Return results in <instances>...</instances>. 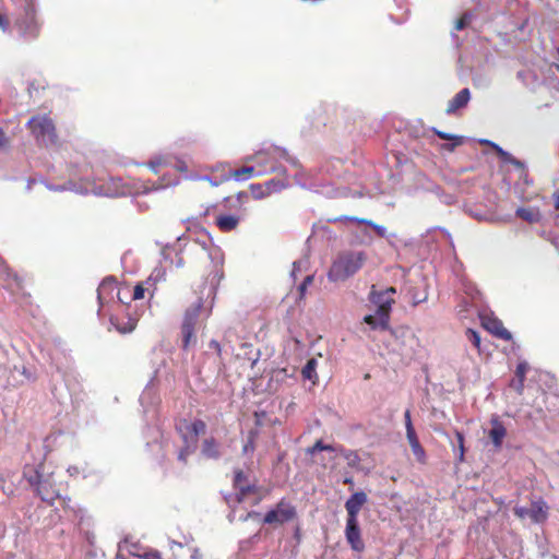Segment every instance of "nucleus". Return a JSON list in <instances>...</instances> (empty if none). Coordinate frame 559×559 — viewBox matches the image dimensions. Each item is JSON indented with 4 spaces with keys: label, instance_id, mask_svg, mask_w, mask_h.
<instances>
[{
    "label": "nucleus",
    "instance_id": "obj_1",
    "mask_svg": "<svg viewBox=\"0 0 559 559\" xmlns=\"http://www.w3.org/2000/svg\"><path fill=\"white\" fill-rule=\"evenodd\" d=\"M23 475L43 501L52 503L60 497L59 489L53 480V472L46 464L40 463L37 466H26Z\"/></svg>",
    "mask_w": 559,
    "mask_h": 559
},
{
    "label": "nucleus",
    "instance_id": "obj_2",
    "mask_svg": "<svg viewBox=\"0 0 559 559\" xmlns=\"http://www.w3.org/2000/svg\"><path fill=\"white\" fill-rule=\"evenodd\" d=\"M395 288L389 287L384 290H377L376 286L372 285L369 300L374 306V313L367 314L364 318V322L368 324L372 330H386L389 328L390 313L392 305L394 304L393 295Z\"/></svg>",
    "mask_w": 559,
    "mask_h": 559
},
{
    "label": "nucleus",
    "instance_id": "obj_3",
    "mask_svg": "<svg viewBox=\"0 0 559 559\" xmlns=\"http://www.w3.org/2000/svg\"><path fill=\"white\" fill-rule=\"evenodd\" d=\"M362 251H346L341 253L332 263L328 273L331 282H343L356 274L366 262Z\"/></svg>",
    "mask_w": 559,
    "mask_h": 559
},
{
    "label": "nucleus",
    "instance_id": "obj_4",
    "mask_svg": "<svg viewBox=\"0 0 559 559\" xmlns=\"http://www.w3.org/2000/svg\"><path fill=\"white\" fill-rule=\"evenodd\" d=\"M177 430L180 433L183 447L178 452V461L186 463L190 454H192L198 445L199 436L203 435L206 430V425L200 419L193 421L181 420L177 425Z\"/></svg>",
    "mask_w": 559,
    "mask_h": 559
},
{
    "label": "nucleus",
    "instance_id": "obj_5",
    "mask_svg": "<svg viewBox=\"0 0 559 559\" xmlns=\"http://www.w3.org/2000/svg\"><path fill=\"white\" fill-rule=\"evenodd\" d=\"M27 127L38 143L46 146L56 144V128L49 117L45 115L32 117L27 122Z\"/></svg>",
    "mask_w": 559,
    "mask_h": 559
},
{
    "label": "nucleus",
    "instance_id": "obj_6",
    "mask_svg": "<svg viewBox=\"0 0 559 559\" xmlns=\"http://www.w3.org/2000/svg\"><path fill=\"white\" fill-rule=\"evenodd\" d=\"M234 487L237 490L235 496L236 502L249 503L251 506L259 503L261 498L258 496V488L248 480L247 475L242 471L235 472Z\"/></svg>",
    "mask_w": 559,
    "mask_h": 559
},
{
    "label": "nucleus",
    "instance_id": "obj_7",
    "mask_svg": "<svg viewBox=\"0 0 559 559\" xmlns=\"http://www.w3.org/2000/svg\"><path fill=\"white\" fill-rule=\"evenodd\" d=\"M17 31L25 38H35L39 33L40 24L36 16L33 0H25L23 15L16 20Z\"/></svg>",
    "mask_w": 559,
    "mask_h": 559
},
{
    "label": "nucleus",
    "instance_id": "obj_8",
    "mask_svg": "<svg viewBox=\"0 0 559 559\" xmlns=\"http://www.w3.org/2000/svg\"><path fill=\"white\" fill-rule=\"evenodd\" d=\"M295 516V507L285 499H282L274 509L265 514L263 522L265 524H283L292 521Z\"/></svg>",
    "mask_w": 559,
    "mask_h": 559
},
{
    "label": "nucleus",
    "instance_id": "obj_9",
    "mask_svg": "<svg viewBox=\"0 0 559 559\" xmlns=\"http://www.w3.org/2000/svg\"><path fill=\"white\" fill-rule=\"evenodd\" d=\"M514 514L521 519H530L533 523H542L547 519L548 506L544 500L533 501L531 507H514Z\"/></svg>",
    "mask_w": 559,
    "mask_h": 559
},
{
    "label": "nucleus",
    "instance_id": "obj_10",
    "mask_svg": "<svg viewBox=\"0 0 559 559\" xmlns=\"http://www.w3.org/2000/svg\"><path fill=\"white\" fill-rule=\"evenodd\" d=\"M201 309L202 300L199 299L192 307H190L186 311L185 319L182 322V335L185 347L189 345L190 340L193 336L194 325L197 323Z\"/></svg>",
    "mask_w": 559,
    "mask_h": 559
},
{
    "label": "nucleus",
    "instance_id": "obj_11",
    "mask_svg": "<svg viewBox=\"0 0 559 559\" xmlns=\"http://www.w3.org/2000/svg\"><path fill=\"white\" fill-rule=\"evenodd\" d=\"M345 538L354 551L360 552L365 549L358 520H346Z\"/></svg>",
    "mask_w": 559,
    "mask_h": 559
},
{
    "label": "nucleus",
    "instance_id": "obj_12",
    "mask_svg": "<svg viewBox=\"0 0 559 559\" xmlns=\"http://www.w3.org/2000/svg\"><path fill=\"white\" fill-rule=\"evenodd\" d=\"M367 501L368 497L364 491L354 492L345 502L346 520H358V514Z\"/></svg>",
    "mask_w": 559,
    "mask_h": 559
},
{
    "label": "nucleus",
    "instance_id": "obj_13",
    "mask_svg": "<svg viewBox=\"0 0 559 559\" xmlns=\"http://www.w3.org/2000/svg\"><path fill=\"white\" fill-rule=\"evenodd\" d=\"M241 222V216L235 214H218L215 224L223 233L236 230Z\"/></svg>",
    "mask_w": 559,
    "mask_h": 559
},
{
    "label": "nucleus",
    "instance_id": "obj_14",
    "mask_svg": "<svg viewBox=\"0 0 559 559\" xmlns=\"http://www.w3.org/2000/svg\"><path fill=\"white\" fill-rule=\"evenodd\" d=\"M490 424L491 428L488 432V436L491 439L493 445L496 448H500L507 435V430L502 423L499 420L498 416H492L490 419Z\"/></svg>",
    "mask_w": 559,
    "mask_h": 559
},
{
    "label": "nucleus",
    "instance_id": "obj_15",
    "mask_svg": "<svg viewBox=\"0 0 559 559\" xmlns=\"http://www.w3.org/2000/svg\"><path fill=\"white\" fill-rule=\"evenodd\" d=\"M484 326L493 335L504 341L512 338L511 333L503 326L502 322L495 318L484 319Z\"/></svg>",
    "mask_w": 559,
    "mask_h": 559
},
{
    "label": "nucleus",
    "instance_id": "obj_16",
    "mask_svg": "<svg viewBox=\"0 0 559 559\" xmlns=\"http://www.w3.org/2000/svg\"><path fill=\"white\" fill-rule=\"evenodd\" d=\"M471 99V92L468 88L461 90L449 102L445 112L448 115L454 114L456 110L464 108Z\"/></svg>",
    "mask_w": 559,
    "mask_h": 559
},
{
    "label": "nucleus",
    "instance_id": "obj_17",
    "mask_svg": "<svg viewBox=\"0 0 559 559\" xmlns=\"http://www.w3.org/2000/svg\"><path fill=\"white\" fill-rule=\"evenodd\" d=\"M406 438L411 445L412 452L415 455V457L417 459V461L421 462V463L425 462L426 453L419 443L416 431L415 430L406 431Z\"/></svg>",
    "mask_w": 559,
    "mask_h": 559
},
{
    "label": "nucleus",
    "instance_id": "obj_18",
    "mask_svg": "<svg viewBox=\"0 0 559 559\" xmlns=\"http://www.w3.org/2000/svg\"><path fill=\"white\" fill-rule=\"evenodd\" d=\"M201 453L206 459L217 460L221 456L219 444L214 438H206L202 443Z\"/></svg>",
    "mask_w": 559,
    "mask_h": 559
},
{
    "label": "nucleus",
    "instance_id": "obj_19",
    "mask_svg": "<svg viewBox=\"0 0 559 559\" xmlns=\"http://www.w3.org/2000/svg\"><path fill=\"white\" fill-rule=\"evenodd\" d=\"M515 214L531 224L538 223L542 219L540 211L537 207H519Z\"/></svg>",
    "mask_w": 559,
    "mask_h": 559
},
{
    "label": "nucleus",
    "instance_id": "obj_20",
    "mask_svg": "<svg viewBox=\"0 0 559 559\" xmlns=\"http://www.w3.org/2000/svg\"><path fill=\"white\" fill-rule=\"evenodd\" d=\"M480 142L485 143V144L491 145L496 150L498 155L502 158L503 162L512 164V165H514L516 167H522L523 166V164L520 160L514 158L509 152L504 151L498 144H496V143H493V142H491L489 140H481Z\"/></svg>",
    "mask_w": 559,
    "mask_h": 559
},
{
    "label": "nucleus",
    "instance_id": "obj_21",
    "mask_svg": "<svg viewBox=\"0 0 559 559\" xmlns=\"http://www.w3.org/2000/svg\"><path fill=\"white\" fill-rule=\"evenodd\" d=\"M117 288L116 282L111 278L104 280L97 289L98 300L100 304L107 301V295Z\"/></svg>",
    "mask_w": 559,
    "mask_h": 559
},
{
    "label": "nucleus",
    "instance_id": "obj_22",
    "mask_svg": "<svg viewBox=\"0 0 559 559\" xmlns=\"http://www.w3.org/2000/svg\"><path fill=\"white\" fill-rule=\"evenodd\" d=\"M344 219L346 221H350V222H356L358 224H365V225H368L370 226L380 237H386V228L382 225H379V224H376L373 223L372 221L370 219H366V218H359V217H356V216H345Z\"/></svg>",
    "mask_w": 559,
    "mask_h": 559
},
{
    "label": "nucleus",
    "instance_id": "obj_23",
    "mask_svg": "<svg viewBox=\"0 0 559 559\" xmlns=\"http://www.w3.org/2000/svg\"><path fill=\"white\" fill-rule=\"evenodd\" d=\"M255 169L252 166H246L239 169H235L226 174L227 176H230V178H234L236 181H245L247 179H250L254 176Z\"/></svg>",
    "mask_w": 559,
    "mask_h": 559
},
{
    "label": "nucleus",
    "instance_id": "obj_24",
    "mask_svg": "<svg viewBox=\"0 0 559 559\" xmlns=\"http://www.w3.org/2000/svg\"><path fill=\"white\" fill-rule=\"evenodd\" d=\"M317 366H318V360L316 358H311L307 361V364L305 365V367L301 370L302 377L305 379L311 381L312 383H316L318 380V374L316 371Z\"/></svg>",
    "mask_w": 559,
    "mask_h": 559
},
{
    "label": "nucleus",
    "instance_id": "obj_25",
    "mask_svg": "<svg viewBox=\"0 0 559 559\" xmlns=\"http://www.w3.org/2000/svg\"><path fill=\"white\" fill-rule=\"evenodd\" d=\"M110 324L114 325L118 332L126 334L132 332L135 329L136 320L129 318L127 322L120 323L118 319L111 318Z\"/></svg>",
    "mask_w": 559,
    "mask_h": 559
},
{
    "label": "nucleus",
    "instance_id": "obj_26",
    "mask_svg": "<svg viewBox=\"0 0 559 559\" xmlns=\"http://www.w3.org/2000/svg\"><path fill=\"white\" fill-rule=\"evenodd\" d=\"M169 160L164 157V156H158V157H155L154 159L150 160L147 166L148 168L157 174L158 173V168L162 167V166H166V165H169Z\"/></svg>",
    "mask_w": 559,
    "mask_h": 559
},
{
    "label": "nucleus",
    "instance_id": "obj_27",
    "mask_svg": "<svg viewBox=\"0 0 559 559\" xmlns=\"http://www.w3.org/2000/svg\"><path fill=\"white\" fill-rule=\"evenodd\" d=\"M165 277V270L162 267H156L151 273L150 277L147 278L146 283L148 286L154 285L155 283L164 280Z\"/></svg>",
    "mask_w": 559,
    "mask_h": 559
},
{
    "label": "nucleus",
    "instance_id": "obj_28",
    "mask_svg": "<svg viewBox=\"0 0 559 559\" xmlns=\"http://www.w3.org/2000/svg\"><path fill=\"white\" fill-rule=\"evenodd\" d=\"M436 134L442 139V140H452L454 141V143L452 144V147H455V146H459L463 143V136H459V135H454V134H450V133H447V132H443V131H436Z\"/></svg>",
    "mask_w": 559,
    "mask_h": 559
},
{
    "label": "nucleus",
    "instance_id": "obj_29",
    "mask_svg": "<svg viewBox=\"0 0 559 559\" xmlns=\"http://www.w3.org/2000/svg\"><path fill=\"white\" fill-rule=\"evenodd\" d=\"M474 14L472 12H465L455 23V29L461 31L471 23Z\"/></svg>",
    "mask_w": 559,
    "mask_h": 559
},
{
    "label": "nucleus",
    "instance_id": "obj_30",
    "mask_svg": "<svg viewBox=\"0 0 559 559\" xmlns=\"http://www.w3.org/2000/svg\"><path fill=\"white\" fill-rule=\"evenodd\" d=\"M47 188L49 190H53V191L74 190L75 192L81 193V194H85V193L88 192L86 189L85 190H83V189H80V190L75 189V185L72 183V182H69L66 186H47Z\"/></svg>",
    "mask_w": 559,
    "mask_h": 559
},
{
    "label": "nucleus",
    "instance_id": "obj_31",
    "mask_svg": "<svg viewBox=\"0 0 559 559\" xmlns=\"http://www.w3.org/2000/svg\"><path fill=\"white\" fill-rule=\"evenodd\" d=\"M527 369H528V364L525 361L520 362L516 367L515 376H516V378H520V386H524V380H525V374H526Z\"/></svg>",
    "mask_w": 559,
    "mask_h": 559
},
{
    "label": "nucleus",
    "instance_id": "obj_32",
    "mask_svg": "<svg viewBox=\"0 0 559 559\" xmlns=\"http://www.w3.org/2000/svg\"><path fill=\"white\" fill-rule=\"evenodd\" d=\"M250 189L252 191L253 198L257 200L263 199L267 195H270L269 191L265 189L263 190L260 185L252 183L250 186Z\"/></svg>",
    "mask_w": 559,
    "mask_h": 559
},
{
    "label": "nucleus",
    "instance_id": "obj_33",
    "mask_svg": "<svg viewBox=\"0 0 559 559\" xmlns=\"http://www.w3.org/2000/svg\"><path fill=\"white\" fill-rule=\"evenodd\" d=\"M455 437L457 439V461L463 462L464 461V436L462 432L456 431Z\"/></svg>",
    "mask_w": 559,
    "mask_h": 559
},
{
    "label": "nucleus",
    "instance_id": "obj_34",
    "mask_svg": "<svg viewBox=\"0 0 559 559\" xmlns=\"http://www.w3.org/2000/svg\"><path fill=\"white\" fill-rule=\"evenodd\" d=\"M284 188H285V185L282 181L269 180L265 183V189L269 191L270 194L273 192H278Z\"/></svg>",
    "mask_w": 559,
    "mask_h": 559
},
{
    "label": "nucleus",
    "instance_id": "obj_35",
    "mask_svg": "<svg viewBox=\"0 0 559 559\" xmlns=\"http://www.w3.org/2000/svg\"><path fill=\"white\" fill-rule=\"evenodd\" d=\"M466 337L475 347L478 348L480 346V335L476 331L468 329L466 331Z\"/></svg>",
    "mask_w": 559,
    "mask_h": 559
},
{
    "label": "nucleus",
    "instance_id": "obj_36",
    "mask_svg": "<svg viewBox=\"0 0 559 559\" xmlns=\"http://www.w3.org/2000/svg\"><path fill=\"white\" fill-rule=\"evenodd\" d=\"M313 278V274H309L304 278L302 283L299 285L298 290L301 298L305 296L307 287L312 284Z\"/></svg>",
    "mask_w": 559,
    "mask_h": 559
},
{
    "label": "nucleus",
    "instance_id": "obj_37",
    "mask_svg": "<svg viewBox=\"0 0 559 559\" xmlns=\"http://www.w3.org/2000/svg\"><path fill=\"white\" fill-rule=\"evenodd\" d=\"M307 265H308V261L307 260L295 261L293 263V270L290 272V276L295 278L297 272H301L302 270L306 269Z\"/></svg>",
    "mask_w": 559,
    "mask_h": 559
},
{
    "label": "nucleus",
    "instance_id": "obj_38",
    "mask_svg": "<svg viewBox=\"0 0 559 559\" xmlns=\"http://www.w3.org/2000/svg\"><path fill=\"white\" fill-rule=\"evenodd\" d=\"M199 179H201V180H206V181H209V183H211V186H213V187H217V186H219L222 182H224V181H228V180L230 179V176H227V175L225 174V175H223V176L221 177V179H219V180H213V179H212L211 177H209V176L199 177Z\"/></svg>",
    "mask_w": 559,
    "mask_h": 559
},
{
    "label": "nucleus",
    "instance_id": "obj_39",
    "mask_svg": "<svg viewBox=\"0 0 559 559\" xmlns=\"http://www.w3.org/2000/svg\"><path fill=\"white\" fill-rule=\"evenodd\" d=\"M147 288L144 287V285L141 283V284H138L135 287H134V292H133V299L134 300H139V299H142L144 297V293Z\"/></svg>",
    "mask_w": 559,
    "mask_h": 559
},
{
    "label": "nucleus",
    "instance_id": "obj_40",
    "mask_svg": "<svg viewBox=\"0 0 559 559\" xmlns=\"http://www.w3.org/2000/svg\"><path fill=\"white\" fill-rule=\"evenodd\" d=\"M323 450H332L331 445H324L321 441L316 442V444L310 449V453L313 454L317 451H323Z\"/></svg>",
    "mask_w": 559,
    "mask_h": 559
},
{
    "label": "nucleus",
    "instance_id": "obj_41",
    "mask_svg": "<svg viewBox=\"0 0 559 559\" xmlns=\"http://www.w3.org/2000/svg\"><path fill=\"white\" fill-rule=\"evenodd\" d=\"M68 473L70 476H78L80 474H83V476L86 477L85 471L81 469L79 466H70L68 468Z\"/></svg>",
    "mask_w": 559,
    "mask_h": 559
},
{
    "label": "nucleus",
    "instance_id": "obj_42",
    "mask_svg": "<svg viewBox=\"0 0 559 559\" xmlns=\"http://www.w3.org/2000/svg\"><path fill=\"white\" fill-rule=\"evenodd\" d=\"M254 451V443H253V439L252 438H249L248 441L245 443L243 448H242V452L245 454L247 453H250V452H253Z\"/></svg>",
    "mask_w": 559,
    "mask_h": 559
},
{
    "label": "nucleus",
    "instance_id": "obj_43",
    "mask_svg": "<svg viewBox=\"0 0 559 559\" xmlns=\"http://www.w3.org/2000/svg\"><path fill=\"white\" fill-rule=\"evenodd\" d=\"M406 431L415 430L411 419V412L406 411L404 414Z\"/></svg>",
    "mask_w": 559,
    "mask_h": 559
},
{
    "label": "nucleus",
    "instance_id": "obj_44",
    "mask_svg": "<svg viewBox=\"0 0 559 559\" xmlns=\"http://www.w3.org/2000/svg\"><path fill=\"white\" fill-rule=\"evenodd\" d=\"M9 146V139L4 131L0 128V148H7Z\"/></svg>",
    "mask_w": 559,
    "mask_h": 559
},
{
    "label": "nucleus",
    "instance_id": "obj_45",
    "mask_svg": "<svg viewBox=\"0 0 559 559\" xmlns=\"http://www.w3.org/2000/svg\"><path fill=\"white\" fill-rule=\"evenodd\" d=\"M92 192H93L94 194H96V195H108V197H114V195H115V194L109 193V192H107V191H103V189H102V188H94V189L92 190Z\"/></svg>",
    "mask_w": 559,
    "mask_h": 559
},
{
    "label": "nucleus",
    "instance_id": "obj_46",
    "mask_svg": "<svg viewBox=\"0 0 559 559\" xmlns=\"http://www.w3.org/2000/svg\"><path fill=\"white\" fill-rule=\"evenodd\" d=\"M511 385L519 392L522 393L523 386H520V378H516V380H513Z\"/></svg>",
    "mask_w": 559,
    "mask_h": 559
},
{
    "label": "nucleus",
    "instance_id": "obj_47",
    "mask_svg": "<svg viewBox=\"0 0 559 559\" xmlns=\"http://www.w3.org/2000/svg\"><path fill=\"white\" fill-rule=\"evenodd\" d=\"M7 27H8L7 19L2 14H0V28L2 31H5Z\"/></svg>",
    "mask_w": 559,
    "mask_h": 559
},
{
    "label": "nucleus",
    "instance_id": "obj_48",
    "mask_svg": "<svg viewBox=\"0 0 559 559\" xmlns=\"http://www.w3.org/2000/svg\"><path fill=\"white\" fill-rule=\"evenodd\" d=\"M144 559H160L159 555L157 552H148L145 554Z\"/></svg>",
    "mask_w": 559,
    "mask_h": 559
},
{
    "label": "nucleus",
    "instance_id": "obj_49",
    "mask_svg": "<svg viewBox=\"0 0 559 559\" xmlns=\"http://www.w3.org/2000/svg\"><path fill=\"white\" fill-rule=\"evenodd\" d=\"M236 198H237V201L241 202L243 199H247L248 198V194L247 192L245 191H240L236 194Z\"/></svg>",
    "mask_w": 559,
    "mask_h": 559
},
{
    "label": "nucleus",
    "instance_id": "obj_50",
    "mask_svg": "<svg viewBox=\"0 0 559 559\" xmlns=\"http://www.w3.org/2000/svg\"><path fill=\"white\" fill-rule=\"evenodd\" d=\"M177 168L180 170V171H186L187 170V165L185 163H179L177 165Z\"/></svg>",
    "mask_w": 559,
    "mask_h": 559
},
{
    "label": "nucleus",
    "instance_id": "obj_51",
    "mask_svg": "<svg viewBox=\"0 0 559 559\" xmlns=\"http://www.w3.org/2000/svg\"><path fill=\"white\" fill-rule=\"evenodd\" d=\"M555 207L559 209V193L555 194Z\"/></svg>",
    "mask_w": 559,
    "mask_h": 559
},
{
    "label": "nucleus",
    "instance_id": "obj_52",
    "mask_svg": "<svg viewBox=\"0 0 559 559\" xmlns=\"http://www.w3.org/2000/svg\"><path fill=\"white\" fill-rule=\"evenodd\" d=\"M211 346L219 350V344L216 341H212Z\"/></svg>",
    "mask_w": 559,
    "mask_h": 559
},
{
    "label": "nucleus",
    "instance_id": "obj_53",
    "mask_svg": "<svg viewBox=\"0 0 559 559\" xmlns=\"http://www.w3.org/2000/svg\"><path fill=\"white\" fill-rule=\"evenodd\" d=\"M13 280H14V282H15V284H16V287H20V283H19V281H17V275H15V274H14V275H13Z\"/></svg>",
    "mask_w": 559,
    "mask_h": 559
},
{
    "label": "nucleus",
    "instance_id": "obj_54",
    "mask_svg": "<svg viewBox=\"0 0 559 559\" xmlns=\"http://www.w3.org/2000/svg\"><path fill=\"white\" fill-rule=\"evenodd\" d=\"M344 483H345V484H352V483H353V479H352V478H345Z\"/></svg>",
    "mask_w": 559,
    "mask_h": 559
},
{
    "label": "nucleus",
    "instance_id": "obj_55",
    "mask_svg": "<svg viewBox=\"0 0 559 559\" xmlns=\"http://www.w3.org/2000/svg\"><path fill=\"white\" fill-rule=\"evenodd\" d=\"M405 0H394V2L399 5H401Z\"/></svg>",
    "mask_w": 559,
    "mask_h": 559
},
{
    "label": "nucleus",
    "instance_id": "obj_56",
    "mask_svg": "<svg viewBox=\"0 0 559 559\" xmlns=\"http://www.w3.org/2000/svg\"><path fill=\"white\" fill-rule=\"evenodd\" d=\"M251 515V513H248L246 516H242L241 520L242 521H247V519Z\"/></svg>",
    "mask_w": 559,
    "mask_h": 559
},
{
    "label": "nucleus",
    "instance_id": "obj_57",
    "mask_svg": "<svg viewBox=\"0 0 559 559\" xmlns=\"http://www.w3.org/2000/svg\"><path fill=\"white\" fill-rule=\"evenodd\" d=\"M221 167H223V165H218V166H216L214 169H215V170H221Z\"/></svg>",
    "mask_w": 559,
    "mask_h": 559
},
{
    "label": "nucleus",
    "instance_id": "obj_58",
    "mask_svg": "<svg viewBox=\"0 0 559 559\" xmlns=\"http://www.w3.org/2000/svg\"><path fill=\"white\" fill-rule=\"evenodd\" d=\"M221 167H223V165H218V166H216L214 169H215V170H221Z\"/></svg>",
    "mask_w": 559,
    "mask_h": 559
},
{
    "label": "nucleus",
    "instance_id": "obj_59",
    "mask_svg": "<svg viewBox=\"0 0 559 559\" xmlns=\"http://www.w3.org/2000/svg\"><path fill=\"white\" fill-rule=\"evenodd\" d=\"M425 301V298L418 299V302ZM417 304V301H415Z\"/></svg>",
    "mask_w": 559,
    "mask_h": 559
},
{
    "label": "nucleus",
    "instance_id": "obj_60",
    "mask_svg": "<svg viewBox=\"0 0 559 559\" xmlns=\"http://www.w3.org/2000/svg\"><path fill=\"white\" fill-rule=\"evenodd\" d=\"M425 301V298L418 299V302ZM417 304V301H415Z\"/></svg>",
    "mask_w": 559,
    "mask_h": 559
}]
</instances>
